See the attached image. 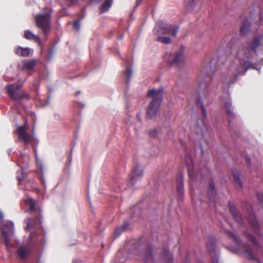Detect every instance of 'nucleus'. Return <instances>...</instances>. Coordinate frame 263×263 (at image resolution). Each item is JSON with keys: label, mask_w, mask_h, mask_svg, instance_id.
<instances>
[{"label": "nucleus", "mask_w": 263, "mask_h": 263, "mask_svg": "<svg viewBox=\"0 0 263 263\" xmlns=\"http://www.w3.org/2000/svg\"><path fill=\"white\" fill-rule=\"evenodd\" d=\"M24 203L26 206L25 212L28 213H32L34 215L33 218H29L26 220V229H31L36 224L41 223L42 210L39 205V201L31 197H27L24 200Z\"/></svg>", "instance_id": "obj_1"}, {"label": "nucleus", "mask_w": 263, "mask_h": 263, "mask_svg": "<svg viewBox=\"0 0 263 263\" xmlns=\"http://www.w3.org/2000/svg\"><path fill=\"white\" fill-rule=\"evenodd\" d=\"M163 92L162 88L152 89L147 95L148 98L153 100L149 104L146 111V118L152 119L156 117L159 108L163 99Z\"/></svg>", "instance_id": "obj_2"}, {"label": "nucleus", "mask_w": 263, "mask_h": 263, "mask_svg": "<svg viewBox=\"0 0 263 263\" xmlns=\"http://www.w3.org/2000/svg\"><path fill=\"white\" fill-rule=\"evenodd\" d=\"M225 233L227 234L228 237L232 239L236 245L237 247L236 252L245 254L247 255L249 259L255 260L260 263V261L257 258L256 254L253 252L252 249L248 244L244 243L239 238L228 230H225Z\"/></svg>", "instance_id": "obj_3"}, {"label": "nucleus", "mask_w": 263, "mask_h": 263, "mask_svg": "<svg viewBox=\"0 0 263 263\" xmlns=\"http://www.w3.org/2000/svg\"><path fill=\"white\" fill-rule=\"evenodd\" d=\"M179 28L177 26L168 25L158 26L156 27L154 31L156 35H158L157 41L165 44L171 43L172 40L170 37L162 36L160 35L168 34L175 37L177 35Z\"/></svg>", "instance_id": "obj_4"}, {"label": "nucleus", "mask_w": 263, "mask_h": 263, "mask_svg": "<svg viewBox=\"0 0 263 263\" xmlns=\"http://www.w3.org/2000/svg\"><path fill=\"white\" fill-rule=\"evenodd\" d=\"M261 36L254 37L251 41L249 43L248 46L245 49L244 51L243 62L244 65L241 64L242 68L246 66V68L243 74H245L247 70L252 67L250 63L248 62V60L252 58L254 54L256 53L257 48L261 45ZM252 68H253L252 67Z\"/></svg>", "instance_id": "obj_5"}, {"label": "nucleus", "mask_w": 263, "mask_h": 263, "mask_svg": "<svg viewBox=\"0 0 263 263\" xmlns=\"http://www.w3.org/2000/svg\"><path fill=\"white\" fill-rule=\"evenodd\" d=\"M47 11L44 14H38L35 16L36 26L42 29L43 33L47 36L50 31V20L51 11L45 8Z\"/></svg>", "instance_id": "obj_6"}, {"label": "nucleus", "mask_w": 263, "mask_h": 263, "mask_svg": "<svg viewBox=\"0 0 263 263\" xmlns=\"http://www.w3.org/2000/svg\"><path fill=\"white\" fill-rule=\"evenodd\" d=\"M185 162L186 165L189 178L191 180H194L196 179V177H198L199 175L201 176V178H204V175L208 174L209 173L208 168L205 166L202 169L198 170L196 176L195 175L194 172L193 160L191 158V156L189 154L185 155Z\"/></svg>", "instance_id": "obj_7"}, {"label": "nucleus", "mask_w": 263, "mask_h": 263, "mask_svg": "<svg viewBox=\"0 0 263 263\" xmlns=\"http://www.w3.org/2000/svg\"><path fill=\"white\" fill-rule=\"evenodd\" d=\"M22 86V85L21 84L14 83L7 85L5 88L7 90L8 96L12 100L18 101L25 97L24 95L20 94L17 92Z\"/></svg>", "instance_id": "obj_8"}, {"label": "nucleus", "mask_w": 263, "mask_h": 263, "mask_svg": "<svg viewBox=\"0 0 263 263\" xmlns=\"http://www.w3.org/2000/svg\"><path fill=\"white\" fill-rule=\"evenodd\" d=\"M28 125L25 123L23 126H18L15 132L20 140L23 141L25 145L31 143L33 140V137L27 132Z\"/></svg>", "instance_id": "obj_9"}, {"label": "nucleus", "mask_w": 263, "mask_h": 263, "mask_svg": "<svg viewBox=\"0 0 263 263\" xmlns=\"http://www.w3.org/2000/svg\"><path fill=\"white\" fill-rule=\"evenodd\" d=\"M247 212L248 214V222L251 229L256 235L261 237V231L252 208L250 207L248 209Z\"/></svg>", "instance_id": "obj_10"}, {"label": "nucleus", "mask_w": 263, "mask_h": 263, "mask_svg": "<svg viewBox=\"0 0 263 263\" xmlns=\"http://www.w3.org/2000/svg\"><path fill=\"white\" fill-rule=\"evenodd\" d=\"M233 66H230L227 70L228 77L226 78L223 81L224 83L230 85L234 83L236 80L237 77L241 73V71L239 69L233 70Z\"/></svg>", "instance_id": "obj_11"}, {"label": "nucleus", "mask_w": 263, "mask_h": 263, "mask_svg": "<svg viewBox=\"0 0 263 263\" xmlns=\"http://www.w3.org/2000/svg\"><path fill=\"white\" fill-rule=\"evenodd\" d=\"M229 209L235 220L240 225L242 226L245 223L244 220L233 202L229 201Z\"/></svg>", "instance_id": "obj_12"}, {"label": "nucleus", "mask_w": 263, "mask_h": 263, "mask_svg": "<svg viewBox=\"0 0 263 263\" xmlns=\"http://www.w3.org/2000/svg\"><path fill=\"white\" fill-rule=\"evenodd\" d=\"M216 241L214 237H210L209 238L208 242L206 244L207 249L209 252L210 253L212 257V263H218V259L217 257L212 256L213 254H214L216 247Z\"/></svg>", "instance_id": "obj_13"}, {"label": "nucleus", "mask_w": 263, "mask_h": 263, "mask_svg": "<svg viewBox=\"0 0 263 263\" xmlns=\"http://www.w3.org/2000/svg\"><path fill=\"white\" fill-rule=\"evenodd\" d=\"M207 195L210 203H214L216 201V193L214 183L213 180L209 182Z\"/></svg>", "instance_id": "obj_14"}, {"label": "nucleus", "mask_w": 263, "mask_h": 263, "mask_svg": "<svg viewBox=\"0 0 263 263\" xmlns=\"http://www.w3.org/2000/svg\"><path fill=\"white\" fill-rule=\"evenodd\" d=\"M143 175V170L139 166H137L130 175V181L134 183L135 181L141 178Z\"/></svg>", "instance_id": "obj_15"}, {"label": "nucleus", "mask_w": 263, "mask_h": 263, "mask_svg": "<svg viewBox=\"0 0 263 263\" xmlns=\"http://www.w3.org/2000/svg\"><path fill=\"white\" fill-rule=\"evenodd\" d=\"M198 80L199 81V88L200 89H204L208 86V84L210 81L211 78L209 76H204L201 71L198 75Z\"/></svg>", "instance_id": "obj_16"}, {"label": "nucleus", "mask_w": 263, "mask_h": 263, "mask_svg": "<svg viewBox=\"0 0 263 263\" xmlns=\"http://www.w3.org/2000/svg\"><path fill=\"white\" fill-rule=\"evenodd\" d=\"M177 189L178 194L182 196L184 192L183 187V177L181 173H179L177 175Z\"/></svg>", "instance_id": "obj_17"}, {"label": "nucleus", "mask_w": 263, "mask_h": 263, "mask_svg": "<svg viewBox=\"0 0 263 263\" xmlns=\"http://www.w3.org/2000/svg\"><path fill=\"white\" fill-rule=\"evenodd\" d=\"M240 18L242 22V26L240 28V34L242 35H246L248 34L250 29V22L243 15L240 16Z\"/></svg>", "instance_id": "obj_18"}, {"label": "nucleus", "mask_w": 263, "mask_h": 263, "mask_svg": "<svg viewBox=\"0 0 263 263\" xmlns=\"http://www.w3.org/2000/svg\"><path fill=\"white\" fill-rule=\"evenodd\" d=\"M197 5L200 7L199 0H184V7L185 10L188 12L194 10Z\"/></svg>", "instance_id": "obj_19"}, {"label": "nucleus", "mask_w": 263, "mask_h": 263, "mask_svg": "<svg viewBox=\"0 0 263 263\" xmlns=\"http://www.w3.org/2000/svg\"><path fill=\"white\" fill-rule=\"evenodd\" d=\"M232 172L234 178V183L235 187L238 190H241L242 188V183L239 178V174L238 171L236 170H232Z\"/></svg>", "instance_id": "obj_20"}, {"label": "nucleus", "mask_w": 263, "mask_h": 263, "mask_svg": "<svg viewBox=\"0 0 263 263\" xmlns=\"http://www.w3.org/2000/svg\"><path fill=\"white\" fill-rule=\"evenodd\" d=\"M1 229L3 236L11 235L13 233V224L10 222L4 223Z\"/></svg>", "instance_id": "obj_21"}, {"label": "nucleus", "mask_w": 263, "mask_h": 263, "mask_svg": "<svg viewBox=\"0 0 263 263\" xmlns=\"http://www.w3.org/2000/svg\"><path fill=\"white\" fill-rule=\"evenodd\" d=\"M24 37L29 40H33L40 46L42 44V41L40 37L34 35L30 30H27L24 32Z\"/></svg>", "instance_id": "obj_22"}, {"label": "nucleus", "mask_w": 263, "mask_h": 263, "mask_svg": "<svg viewBox=\"0 0 263 263\" xmlns=\"http://www.w3.org/2000/svg\"><path fill=\"white\" fill-rule=\"evenodd\" d=\"M30 253L29 248L26 246H21L17 250L16 253L20 258L23 260L26 258Z\"/></svg>", "instance_id": "obj_23"}, {"label": "nucleus", "mask_w": 263, "mask_h": 263, "mask_svg": "<svg viewBox=\"0 0 263 263\" xmlns=\"http://www.w3.org/2000/svg\"><path fill=\"white\" fill-rule=\"evenodd\" d=\"M182 51H180L178 52L177 53H176L174 55L171 54V56H173V59L172 60H170L168 62V63L170 65H172L173 64H177L179 65L180 64L183 59L182 57Z\"/></svg>", "instance_id": "obj_24"}, {"label": "nucleus", "mask_w": 263, "mask_h": 263, "mask_svg": "<svg viewBox=\"0 0 263 263\" xmlns=\"http://www.w3.org/2000/svg\"><path fill=\"white\" fill-rule=\"evenodd\" d=\"M30 52V49L28 47L23 48L22 47H17L14 50V53L21 57H28Z\"/></svg>", "instance_id": "obj_25"}, {"label": "nucleus", "mask_w": 263, "mask_h": 263, "mask_svg": "<svg viewBox=\"0 0 263 263\" xmlns=\"http://www.w3.org/2000/svg\"><path fill=\"white\" fill-rule=\"evenodd\" d=\"M162 258L165 263H173L172 255L166 248L163 249Z\"/></svg>", "instance_id": "obj_26"}, {"label": "nucleus", "mask_w": 263, "mask_h": 263, "mask_svg": "<svg viewBox=\"0 0 263 263\" xmlns=\"http://www.w3.org/2000/svg\"><path fill=\"white\" fill-rule=\"evenodd\" d=\"M152 247L151 245H148L146 249V253L144 257L145 263H149V262L153 261Z\"/></svg>", "instance_id": "obj_27"}, {"label": "nucleus", "mask_w": 263, "mask_h": 263, "mask_svg": "<svg viewBox=\"0 0 263 263\" xmlns=\"http://www.w3.org/2000/svg\"><path fill=\"white\" fill-rule=\"evenodd\" d=\"M232 103L229 99H227L224 101V108L226 110L227 114L232 117H234V114L231 109Z\"/></svg>", "instance_id": "obj_28"}, {"label": "nucleus", "mask_w": 263, "mask_h": 263, "mask_svg": "<svg viewBox=\"0 0 263 263\" xmlns=\"http://www.w3.org/2000/svg\"><path fill=\"white\" fill-rule=\"evenodd\" d=\"M36 64V62L35 60H27L24 62L23 67L24 69H27L29 70L32 69Z\"/></svg>", "instance_id": "obj_29"}, {"label": "nucleus", "mask_w": 263, "mask_h": 263, "mask_svg": "<svg viewBox=\"0 0 263 263\" xmlns=\"http://www.w3.org/2000/svg\"><path fill=\"white\" fill-rule=\"evenodd\" d=\"M112 5L111 1L107 0L105 1L101 6L100 11L101 13H104L108 11Z\"/></svg>", "instance_id": "obj_30"}, {"label": "nucleus", "mask_w": 263, "mask_h": 263, "mask_svg": "<svg viewBox=\"0 0 263 263\" xmlns=\"http://www.w3.org/2000/svg\"><path fill=\"white\" fill-rule=\"evenodd\" d=\"M245 235L252 242V243L257 247H259V245L254 236L249 232H245Z\"/></svg>", "instance_id": "obj_31"}, {"label": "nucleus", "mask_w": 263, "mask_h": 263, "mask_svg": "<svg viewBox=\"0 0 263 263\" xmlns=\"http://www.w3.org/2000/svg\"><path fill=\"white\" fill-rule=\"evenodd\" d=\"M26 174L23 170L17 171L16 178L18 185L21 184L22 181L26 178Z\"/></svg>", "instance_id": "obj_32"}, {"label": "nucleus", "mask_w": 263, "mask_h": 263, "mask_svg": "<svg viewBox=\"0 0 263 263\" xmlns=\"http://www.w3.org/2000/svg\"><path fill=\"white\" fill-rule=\"evenodd\" d=\"M126 228L125 224L123 225L121 227L118 228L114 232L115 238L120 236Z\"/></svg>", "instance_id": "obj_33"}, {"label": "nucleus", "mask_w": 263, "mask_h": 263, "mask_svg": "<svg viewBox=\"0 0 263 263\" xmlns=\"http://www.w3.org/2000/svg\"><path fill=\"white\" fill-rule=\"evenodd\" d=\"M132 70L131 68H127L125 70V76L127 83H129L130 78L132 77Z\"/></svg>", "instance_id": "obj_34"}, {"label": "nucleus", "mask_w": 263, "mask_h": 263, "mask_svg": "<svg viewBox=\"0 0 263 263\" xmlns=\"http://www.w3.org/2000/svg\"><path fill=\"white\" fill-rule=\"evenodd\" d=\"M197 105H199L201 107V113L203 115V116L205 118L206 116V109L205 108H204V106H203V104L202 103H201L200 102V101L199 100L197 102Z\"/></svg>", "instance_id": "obj_35"}, {"label": "nucleus", "mask_w": 263, "mask_h": 263, "mask_svg": "<svg viewBox=\"0 0 263 263\" xmlns=\"http://www.w3.org/2000/svg\"><path fill=\"white\" fill-rule=\"evenodd\" d=\"M10 235L4 236L5 237V244L7 248H9L11 246L10 240L9 238Z\"/></svg>", "instance_id": "obj_36"}, {"label": "nucleus", "mask_w": 263, "mask_h": 263, "mask_svg": "<svg viewBox=\"0 0 263 263\" xmlns=\"http://www.w3.org/2000/svg\"><path fill=\"white\" fill-rule=\"evenodd\" d=\"M157 134V130L156 128L153 129L149 133V136L152 137H156Z\"/></svg>", "instance_id": "obj_37"}, {"label": "nucleus", "mask_w": 263, "mask_h": 263, "mask_svg": "<svg viewBox=\"0 0 263 263\" xmlns=\"http://www.w3.org/2000/svg\"><path fill=\"white\" fill-rule=\"evenodd\" d=\"M73 26L74 28L79 29L80 27V22L79 20L75 21L73 23Z\"/></svg>", "instance_id": "obj_38"}, {"label": "nucleus", "mask_w": 263, "mask_h": 263, "mask_svg": "<svg viewBox=\"0 0 263 263\" xmlns=\"http://www.w3.org/2000/svg\"><path fill=\"white\" fill-rule=\"evenodd\" d=\"M257 198L260 204H262L263 195L261 194H257Z\"/></svg>", "instance_id": "obj_39"}, {"label": "nucleus", "mask_w": 263, "mask_h": 263, "mask_svg": "<svg viewBox=\"0 0 263 263\" xmlns=\"http://www.w3.org/2000/svg\"><path fill=\"white\" fill-rule=\"evenodd\" d=\"M68 2L69 3L68 6H70L76 4L78 2V0H68Z\"/></svg>", "instance_id": "obj_40"}, {"label": "nucleus", "mask_w": 263, "mask_h": 263, "mask_svg": "<svg viewBox=\"0 0 263 263\" xmlns=\"http://www.w3.org/2000/svg\"><path fill=\"white\" fill-rule=\"evenodd\" d=\"M25 158L27 160H28L29 159V157L27 155H25V154H22L20 156V157L19 158V160H20L21 159V158Z\"/></svg>", "instance_id": "obj_41"}, {"label": "nucleus", "mask_w": 263, "mask_h": 263, "mask_svg": "<svg viewBox=\"0 0 263 263\" xmlns=\"http://www.w3.org/2000/svg\"><path fill=\"white\" fill-rule=\"evenodd\" d=\"M41 183H42V184L43 185H44V183H45V180H44V179L43 178V177H41Z\"/></svg>", "instance_id": "obj_42"}, {"label": "nucleus", "mask_w": 263, "mask_h": 263, "mask_svg": "<svg viewBox=\"0 0 263 263\" xmlns=\"http://www.w3.org/2000/svg\"><path fill=\"white\" fill-rule=\"evenodd\" d=\"M246 162L248 164H250L251 163V161H250V159L249 158H246Z\"/></svg>", "instance_id": "obj_43"}, {"label": "nucleus", "mask_w": 263, "mask_h": 263, "mask_svg": "<svg viewBox=\"0 0 263 263\" xmlns=\"http://www.w3.org/2000/svg\"><path fill=\"white\" fill-rule=\"evenodd\" d=\"M34 153H35V156L36 158H37V153H36V149L35 148H34Z\"/></svg>", "instance_id": "obj_44"}, {"label": "nucleus", "mask_w": 263, "mask_h": 263, "mask_svg": "<svg viewBox=\"0 0 263 263\" xmlns=\"http://www.w3.org/2000/svg\"><path fill=\"white\" fill-rule=\"evenodd\" d=\"M240 54H241V51H239V52H238V53H237V55H238L239 58H240Z\"/></svg>", "instance_id": "obj_45"}, {"label": "nucleus", "mask_w": 263, "mask_h": 263, "mask_svg": "<svg viewBox=\"0 0 263 263\" xmlns=\"http://www.w3.org/2000/svg\"><path fill=\"white\" fill-rule=\"evenodd\" d=\"M142 0H140L139 2H138V0L137 1V5H139L141 2Z\"/></svg>", "instance_id": "obj_46"}, {"label": "nucleus", "mask_w": 263, "mask_h": 263, "mask_svg": "<svg viewBox=\"0 0 263 263\" xmlns=\"http://www.w3.org/2000/svg\"><path fill=\"white\" fill-rule=\"evenodd\" d=\"M259 17H261V14L259 13Z\"/></svg>", "instance_id": "obj_47"}]
</instances>
